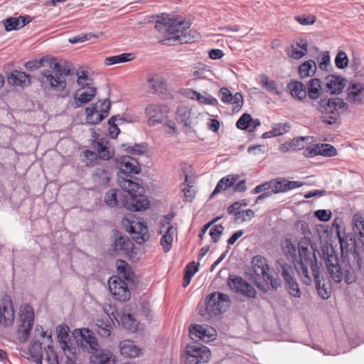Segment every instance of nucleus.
Masks as SVG:
<instances>
[{
    "instance_id": "f3484780",
    "label": "nucleus",
    "mask_w": 364,
    "mask_h": 364,
    "mask_svg": "<svg viewBox=\"0 0 364 364\" xmlns=\"http://www.w3.org/2000/svg\"><path fill=\"white\" fill-rule=\"evenodd\" d=\"M346 78L335 75H328L324 80L323 91L330 95H338L346 85Z\"/></svg>"
},
{
    "instance_id": "aec40b11",
    "label": "nucleus",
    "mask_w": 364,
    "mask_h": 364,
    "mask_svg": "<svg viewBox=\"0 0 364 364\" xmlns=\"http://www.w3.org/2000/svg\"><path fill=\"white\" fill-rule=\"evenodd\" d=\"M271 183L272 193H279L289 191L290 190L301 187L304 183L296 181H288L279 178L269 181Z\"/></svg>"
},
{
    "instance_id": "338daca9",
    "label": "nucleus",
    "mask_w": 364,
    "mask_h": 364,
    "mask_svg": "<svg viewBox=\"0 0 364 364\" xmlns=\"http://www.w3.org/2000/svg\"><path fill=\"white\" fill-rule=\"evenodd\" d=\"M307 53V50H301L296 46H291L289 56L294 59H299Z\"/></svg>"
},
{
    "instance_id": "774afa93",
    "label": "nucleus",
    "mask_w": 364,
    "mask_h": 364,
    "mask_svg": "<svg viewBox=\"0 0 364 364\" xmlns=\"http://www.w3.org/2000/svg\"><path fill=\"white\" fill-rule=\"evenodd\" d=\"M210 73V70L205 65H200L197 70L193 73V76L199 79H205L207 77V73Z\"/></svg>"
},
{
    "instance_id": "de8ad7c7",
    "label": "nucleus",
    "mask_w": 364,
    "mask_h": 364,
    "mask_svg": "<svg viewBox=\"0 0 364 364\" xmlns=\"http://www.w3.org/2000/svg\"><path fill=\"white\" fill-rule=\"evenodd\" d=\"M260 83L262 87L267 90L279 94L277 82L274 80H269L267 75H262L260 76Z\"/></svg>"
},
{
    "instance_id": "8fccbe9b",
    "label": "nucleus",
    "mask_w": 364,
    "mask_h": 364,
    "mask_svg": "<svg viewBox=\"0 0 364 364\" xmlns=\"http://www.w3.org/2000/svg\"><path fill=\"white\" fill-rule=\"evenodd\" d=\"M348 57L346 52L339 50L335 58V65L338 69H344L348 65Z\"/></svg>"
},
{
    "instance_id": "bb28decb",
    "label": "nucleus",
    "mask_w": 364,
    "mask_h": 364,
    "mask_svg": "<svg viewBox=\"0 0 364 364\" xmlns=\"http://www.w3.org/2000/svg\"><path fill=\"white\" fill-rule=\"evenodd\" d=\"M116 360L113 353L107 350L102 349L91 356V364H115Z\"/></svg>"
},
{
    "instance_id": "4c0bfd02",
    "label": "nucleus",
    "mask_w": 364,
    "mask_h": 364,
    "mask_svg": "<svg viewBox=\"0 0 364 364\" xmlns=\"http://www.w3.org/2000/svg\"><path fill=\"white\" fill-rule=\"evenodd\" d=\"M316 70V64L312 60H309L301 64L299 67V73L301 78L313 76Z\"/></svg>"
},
{
    "instance_id": "3c124183",
    "label": "nucleus",
    "mask_w": 364,
    "mask_h": 364,
    "mask_svg": "<svg viewBox=\"0 0 364 364\" xmlns=\"http://www.w3.org/2000/svg\"><path fill=\"white\" fill-rule=\"evenodd\" d=\"M117 269L119 274H121L126 279H128L130 277V266L122 259H117Z\"/></svg>"
},
{
    "instance_id": "69168bd1",
    "label": "nucleus",
    "mask_w": 364,
    "mask_h": 364,
    "mask_svg": "<svg viewBox=\"0 0 364 364\" xmlns=\"http://www.w3.org/2000/svg\"><path fill=\"white\" fill-rule=\"evenodd\" d=\"M232 93L226 87H222L219 91V97L224 103H230L232 101Z\"/></svg>"
},
{
    "instance_id": "a18cd8bd",
    "label": "nucleus",
    "mask_w": 364,
    "mask_h": 364,
    "mask_svg": "<svg viewBox=\"0 0 364 364\" xmlns=\"http://www.w3.org/2000/svg\"><path fill=\"white\" fill-rule=\"evenodd\" d=\"M124 150L132 155H143L146 152V146L142 144H123Z\"/></svg>"
},
{
    "instance_id": "f704fd0d",
    "label": "nucleus",
    "mask_w": 364,
    "mask_h": 364,
    "mask_svg": "<svg viewBox=\"0 0 364 364\" xmlns=\"http://www.w3.org/2000/svg\"><path fill=\"white\" fill-rule=\"evenodd\" d=\"M57 334L59 343L61 344V348L65 353L67 350H70V348L68 346V341H70L69 331L70 328L68 326H58L57 327Z\"/></svg>"
},
{
    "instance_id": "e433bc0d",
    "label": "nucleus",
    "mask_w": 364,
    "mask_h": 364,
    "mask_svg": "<svg viewBox=\"0 0 364 364\" xmlns=\"http://www.w3.org/2000/svg\"><path fill=\"white\" fill-rule=\"evenodd\" d=\"M31 359L37 364H43L42 343L35 341L31 342L29 348Z\"/></svg>"
},
{
    "instance_id": "f257e3e1",
    "label": "nucleus",
    "mask_w": 364,
    "mask_h": 364,
    "mask_svg": "<svg viewBox=\"0 0 364 364\" xmlns=\"http://www.w3.org/2000/svg\"><path fill=\"white\" fill-rule=\"evenodd\" d=\"M353 232L341 235L337 230L341 251V261L331 245L322 247V257L332 280L347 284L355 282L364 274V218L356 213L352 219Z\"/></svg>"
},
{
    "instance_id": "20e7f679",
    "label": "nucleus",
    "mask_w": 364,
    "mask_h": 364,
    "mask_svg": "<svg viewBox=\"0 0 364 364\" xmlns=\"http://www.w3.org/2000/svg\"><path fill=\"white\" fill-rule=\"evenodd\" d=\"M155 28L160 32H165L172 36L168 41H178L179 43H188L195 41V34H191L190 23L182 17L170 18L168 14H163L156 21Z\"/></svg>"
},
{
    "instance_id": "4d7b16f0",
    "label": "nucleus",
    "mask_w": 364,
    "mask_h": 364,
    "mask_svg": "<svg viewBox=\"0 0 364 364\" xmlns=\"http://www.w3.org/2000/svg\"><path fill=\"white\" fill-rule=\"evenodd\" d=\"M224 228L221 225H216L210 230V235L213 242H218L223 234Z\"/></svg>"
},
{
    "instance_id": "c756f323",
    "label": "nucleus",
    "mask_w": 364,
    "mask_h": 364,
    "mask_svg": "<svg viewBox=\"0 0 364 364\" xmlns=\"http://www.w3.org/2000/svg\"><path fill=\"white\" fill-rule=\"evenodd\" d=\"M276 267L282 276L284 282L294 278V266L288 264L284 259L277 260Z\"/></svg>"
},
{
    "instance_id": "7c9ffc66",
    "label": "nucleus",
    "mask_w": 364,
    "mask_h": 364,
    "mask_svg": "<svg viewBox=\"0 0 364 364\" xmlns=\"http://www.w3.org/2000/svg\"><path fill=\"white\" fill-rule=\"evenodd\" d=\"M306 86V96L313 100H317L321 96L322 90H323L321 81L318 78L310 80Z\"/></svg>"
},
{
    "instance_id": "473e14b6",
    "label": "nucleus",
    "mask_w": 364,
    "mask_h": 364,
    "mask_svg": "<svg viewBox=\"0 0 364 364\" xmlns=\"http://www.w3.org/2000/svg\"><path fill=\"white\" fill-rule=\"evenodd\" d=\"M97 92L95 87H87V90L84 91L80 93V90H78L74 94V99L75 100V107H80L82 104L87 103L90 102L92 98L95 96Z\"/></svg>"
},
{
    "instance_id": "58836bf2",
    "label": "nucleus",
    "mask_w": 364,
    "mask_h": 364,
    "mask_svg": "<svg viewBox=\"0 0 364 364\" xmlns=\"http://www.w3.org/2000/svg\"><path fill=\"white\" fill-rule=\"evenodd\" d=\"M215 330L213 328L208 329L206 328H204L203 326L200 325H196L193 327V330L190 331V333L193 335L195 334L197 337L205 339V338H208V339H213V338L215 336Z\"/></svg>"
},
{
    "instance_id": "2eb2a0df",
    "label": "nucleus",
    "mask_w": 364,
    "mask_h": 364,
    "mask_svg": "<svg viewBox=\"0 0 364 364\" xmlns=\"http://www.w3.org/2000/svg\"><path fill=\"white\" fill-rule=\"evenodd\" d=\"M118 163L121 170L118 173V178L130 177L131 173L137 174L141 171L139 162L133 157L124 156Z\"/></svg>"
},
{
    "instance_id": "680f3d73",
    "label": "nucleus",
    "mask_w": 364,
    "mask_h": 364,
    "mask_svg": "<svg viewBox=\"0 0 364 364\" xmlns=\"http://www.w3.org/2000/svg\"><path fill=\"white\" fill-rule=\"evenodd\" d=\"M48 350H46V360L48 363V364H59L58 359L56 353L54 352L53 349L51 348V346L49 345Z\"/></svg>"
},
{
    "instance_id": "09e8293b",
    "label": "nucleus",
    "mask_w": 364,
    "mask_h": 364,
    "mask_svg": "<svg viewBox=\"0 0 364 364\" xmlns=\"http://www.w3.org/2000/svg\"><path fill=\"white\" fill-rule=\"evenodd\" d=\"M252 117L250 114L244 113L237 121L236 126L240 129L248 131L252 126Z\"/></svg>"
},
{
    "instance_id": "cd10ccee",
    "label": "nucleus",
    "mask_w": 364,
    "mask_h": 364,
    "mask_svg": "<svg viewBox=\"0 0 364 364\" xmlns=\"http://www.w3.org/2000/svg\"><path fill=\"white\" fill-rule=\"evenodd\" d=\"M287 88L294 98L300 101H304L306 98V86L301 82L291 81L287 85Z\"/></svg>"
},
{
    "instance_id": "0e129e2a",
    "label": "nucleus",
    "mask_w": 364,
    "mask_h": 364,
    "mask_svg": "<svg viewBox=\"0 0 364 364\" xmlns=\"http://www.w3.org/2000/svg\"><path fill=\"white\" fill-rule=\"evenodd\" d=\"M315 217H316L319 220L327 222L331 218V212L327 210H318L314 213Z\"/></svg>"
},
{
    "instance_id": "c9c22d12",
    "label": "nucleus",
    "mask_w": 364,
    "mask_h": 364,
    "mask_svg": "<svg viewBox=\"0 0 364 364\" xmlns=\"http://www.w3.org/2000/svg\"><path fill=\"white\" fill-rule=\"evenodd\" d=\"M321 272L319 271L316 273L313 274V277H314L315 285H316V289L318 291L319 296L321 298L326 299L330 297L331 292L330 288L328 287L325 284V283H321V277H320Z\"/></svg>"
},
{
    "instance_id": "72a5a7b5",
    "label": "nucleus",
    "mask_w": 364,
    "mask_h": 364,
    "mask_svg": "<svg viewBox=\"0 0 364 364\" xmlns=\"http://www.w3.org/2000/svg\"><path fill=\"white\" fill-rule=\"evenodd\" d=\"M312 106L316 107L321 114H332L338 113L336 111L334 103L332 97L327 99H321L316 103L312 102Z\"/></svg>"
},
{
    "instance_id": "393cba45",
    "label": "nucleus",
    "mask_w": 364,
    "mask_h": 364,
    "mask_svg": "<svg viewBox=\"0 0 364 364\" xmlns=\"http://www.w3.org/2000/svg\"><path fill=\"white\" fill-rule=\"evenodd\" d=\"M348 100L355 105L364 102V87L360 84L353 83L348 88Z\"/></svg>"
},
{
    "instance_id": "dca6fc26",
    "label": "nucleus",
    "mask_w": 364,
    "mask_h": 364,
    "mask_svg": "<svg viewBox=\"0 0 364 364\" xmlns=\"http://www.w3.org/2000/svg\"><path fill=\"white\" fill-rule=\"evenodd\" d=\"M122 205L131 211H142L149 208L150 202L144 193H138L129 198L126 197Z\"/></svg>"
},
{
    "instance_id": "2f4dec72",
    "label": "nucleus",
    "mask_w": 364,
    "mask_h": 364,
    "mask_svg": "<svg viewBox=\"0 0 364 364\" xmlns=\"http://www.w3.org/2000/svg\"><path fill=\"white\" fill-rule=\"evenodd\" d=\"M281 247L283 254L288 259H291L293 263L296 259V253L298 252V245L290 239L286 238L282 241Z\"/></svg>"
},
{
    "instance_id": "6ab92c4d",
    "label": "nucleus",
    "mask_w": 364,
    "mask_h": 364,
    "mask_svg": "<svg viewBox=\"0 0 364 364\" xmlns=\"http://www.w3.org/2000/svg\"><path fill=\"white\" fill-rule=\"evenodd\" d=\"M337 154L336 149L328 144H316L313 146H309L304 151L306 157H314L317 155L323 156H333Z\"/></svg>"
},
{
    "instance_id": "a211bd4d",
    "label": "nucleus",
    "mask_w": 364,
    "mask_h": 364,
    "mask_svg": "<svg viewBox=\"0 0 364 364\" xmlns=\"http://www.w3.org/2000/svg\"><path fill=\"white\" fill-rule=\"evenodd\" d=\"M111 108V102L108 103L106 109L103 113H99L97 103L92 104L91 106L85 108L86 122L90 124H97L106 118Z\"/></svg>"
},
{
    "instance_id": "6e6552de",
    "label": "nucleus",
    "mask_w": 364,
    "mask_h": 364,
    "mask_svg": "<svg viewBox=\"0 0 364 364\" xmlns=\"http://www.w3.org/2000/svg\"><path fill=\"white\" fill-rule=\"evenodd\" d=\"M122 225L127 232L133 235L134 240L141 245L149 237L148 227L141 221L124 218Z\"/></svg>"
},
{
    "instance_id": "9d476101",
    "label": "nucleus",
    "mask_w": 364,
    "mask_h": 364,
    "mask_svg": "<svg viewBox=\"0 0 364 364\" xmlns=\"http://www.w3.org/2000/svg\"><path fill=\"white\" fill-rule=\"evenodd\" d=\"M21 325L18 330V333L23 340H26L30 335L34 319V312L33 308L26 304L20 306L19 312Z\"/></svg>"
},
{
    "instance_id": "ea45409f",
    "label": "nucleus",
    "mask_w": 364,
    "mask_h": 364,
    "mask_svg": "<svg viewBox=\"0 0 364 364\" xmlns=\"http://www.w3.org/2000/svg\"><path fill=\"white\" fill-rule=\"evenodd\" d=\"M191 92L193 93V96L191 97L196 98L199 102L202 104L210 105L212 106H217L218 105V100L208 93L202 95L197 91L191 90Z\"/></svg>"
},
{
    "instance_id": "423d86ee",
    "label": "nucleus",
    "mask_w": 364,
    "mask_h": 364,
    "mask_svg": "<svg viewBox=\"0 0 364 364\" xmlns=\"http://www.w3.org/2000/svg\"><path fill=\"white\" fill-rule=\"evenodd\" d=\"M230 306V299L228 294L221 292H213L206 297L203 306H198L200 315L205 319H209L213 316L219 315L225 311Z\"/></svg>"
},
{
    "instance_id": "1a4fd4ad",
    "label": "nucleus",
    "mask_w": 364,
    "mask_h": 364,
    "mask_svg": "<svg viewBox=\"0 0 364 364\" xmlns=\"http://www.w3.org/2000/svg\"><path fill=\"white\" fill-rule=\"evenodd\" d=\"M113 237L114 239L111 245L110 254L113 256L130 257L134 247L132 241L127 236L119 235L117 230L114 232Z\"/></svg>"
},
{
    "instance_id": "f03ea898",
    "label": "nucleus",
    "mask_w": 364,
    "mask_h": 364,
    "mask_svg": "<svg viewBox=\"0 0 364 364\" xmlns=\"http://www.w3.org/2000/svg\"><path fill=\"white\" fill-rule=\"evenodd\" d=\"M316 245L311 239L301 237L298 242L299 258L294 262V266L301 280L306 285L311 283V278L309 274V266L312 274L321 271V264L318 266L316 256Z\"/></svg>"
},
{
    "instance_id": "37998d69",
    "label": "nucleus",
    "mask_w": 364,
    "mask_h": 364,
    "mask_svg": "<svg viewBox=\"0 0 364 364\" xmlns=\"http://www.w3.org/2000/svg\"><path fill=\"white\" fill-rule=\"evenodd\" d=\"M289 294L295 298H300L301 291L299 287L296 278H293L284 282Z\"/></svg>"
},
{
    "instance_id": "052dcab7",
    "label": "nucleus",
    "mask_w": 364,
    "mask_h": 364,
    "mask_svg": "<svg viewBox=\"0 0 364 364\" xmlns=\"http://www.w3.org/2000/svg\"><path fill=\"white\" fill-rule=\"evenodd\" d=\"M228 183H229V179L228 178H222L218 183L212 193L210 197L220 193L222 191L226 190L230 186H228Z\"/></svg>"
},
{
    "instance_id": "864d4df0",
    "label": "nucleus",
    "mask_w": 364,
    "mask_h": 364,
    "mask_svg": "<svg viewBox=\"0 0 364 364\" xmlns=\"http://www.w3.org/2000/svg\"><path fill=\"white\" fill-rule=\"evenodd\" d=\"M290 128H291V125L288 122L278 123V124H275L273 126L272 130H273V132L274 133L275 136H280V135H282V134L288 132L289 131Z\"/></svg>"
},
{
    "instance_id": "5701e85b",
    "label": "nucleus",
    "mask_w": 364,
    "mask_h": 364,
    "mask_svg": "<svg viewBox=\"0 0 364 364\" xmlns=\"http://www.w3.org/2000/svg\"><path fill=\"white\" fill-rule=\"evenodd\" d=\"M132 178V176L119 178L120 187L127 193V198H129L138 193L144 192L143 186L140 183L133 181Z\"/></svg>"
},
{
    "instance_id": "a878e982",
    "label": "nucleus",
    "mask_w": 364,
    "mask_h": 364,
    "mask_svg": "<svg viewBox=\"0 0 364 364\" xmlns=\"http://www.w3.org/2000/svg\"><path fill=\"white\" fill-rule=\"evenodd\" d=\"M252 269L255 274L262 279L268 274L269 266L267 259L262 255L254 256L251 261Z\"/></svg>"
},
{
    "instance_id": "e2e57ef3",
    "label": "nucleus",
    "mask_w": 364,
    "mask_h": 364,
    "mask_svg": "<svg viewBox=\"0 0 364 364\" xmlns=\"http://www.w3.org/2000/svg\"><path fill=\"white\" fill-rule=\"evenodd\" d=\"M263 279L266 282L269 281L271 287L274 289H277L282 286V280L277 275L276 277H274L272 275L268 273L263 278Z\"/></svg>"
},
{
    "instance_id": "6e6d98bb",
    "label": "nucleus",
    "mask_w": 364,
    "mask_h": 364,
    "mask_svg": "<svg viewBox=\"0 0 364 364\" xmlns=\"http://www.w3.org/2000/svg\"><path fill=\"white\" fill-rule=\"evenodd\" d=\"M336 111L338 112V114H341L346 111L348 108V105L340 97H332Z\"/></svg>"
},
{
    "instance_id": "0eeeda50",
    "label": "nucleus",
    "mask_w": 364,
    "mask_h": 364,
    "mask_svg": "<svg viewBox=\"0 0 364 364\" xmlns=\"http://www.w3.org/2000/svg\"><path fill=\"white\" fill-rule=\"evenodd\" d=\"M210 355V352L206 346L193 342L186 347L183 358L186 364H199L208 363Z\"/></svg>"
},
{
    "instance_id": "49530a36",
    "label": "nucleus",
    "mask_w": 364,
    "mask_h": 364,
    "mask_svg": "<svg viewBox=\"0 0 364 364\" xmlns=\"http://www.w3.org/2000/svg\"><path fill=\"white\" fill-rule=\"evenodd\" d=\"M121 321L123 326L128 331L134 332L136 330V320L130 314H123Z\"/></svg>"
},
{
    "instance_id": "c85d7f7f",
    "label": "nucleus",
    "mask_w": 364,
    "mask_h": 364,
    "mask_svg": "<svg viewBox=\"0 0 364 364\" xmlns=\"http://www.w3.org/2000/svg\"><path fill=\"white\" fill-rule=\"evenodd\" d=\"M121 354L126 357L136 358L141 352V349L137 347L134 343L130 340H125L120 342L119 344Z\"/></svg>"
},
{
    "instance_id": "9b49d317",
    "label": "nucleus",
    "mask_w": 364,
    "mask_h": 364,
    "mask_svg": "<svg viewBox=\"0 0 364 364\" xmlns=\"http://www.w3.org/2000/svg\"><path fill=\"white\" fill-rule=\"evenodd\" d=\"M169 109L164 105L150 104L145 109V114L148 118V124L154 127L162 123L167 117Z\"/></svg>"
},
{
    "instance_id": "79ce46f5",
    "label": "nucleus",
    "mask_w": 364,
    "mask_h": 364,
    "mask_svg": "<svg viewBox=\"0 0 364 364\" xmlns=\"http://www.w3.org/2000/svg\"><path fill=\"white\" fill-rule=\"evenodd\" d=\"M149 82L154 93L161 94L166 90V82L161 77H151L149 79Z\"/></svg>"
},
{
    "instance_id": "39448f33",
    "label": "nucleus",
    "mask_w": 364,
    "mask_h": 364,
    "mask_svg": "<svg viewBox=\"0 0 364 364\" xmlns=\"http://www.w3.org/2000/svg\"><path fill=\"white\" fill-rule=\"evenodd\" d=\"M71 75V70L63 67L59 63L56 68L43 69L38 77V80L44 90L63 91L66 88V82L63 77Z\"/></svg>"
},
{
    "instance_id": "5fc2aeb1",
    "label": "nucleus",
    "mask_w": 364,
    "mask_h": 364,
    "mask_svg": "<svg viewBox=\"0 0 364 364\" xmlns=\"http://www.w3.org/2000/svg\"><path fill=\"white\" fill-rule=\"evenodd\" d=\"M232 101L230 104H232L233 112H239L243 105V97L241 92H237L234 95L232 96Z\"/></svg>"
},
{
    "instance_id": "4be33fe9",
    "label": "nucleus",
    "mask_w": 364,
    "mask_h": 364,
    "mask_svg": "<svg viewBox=\"0 0 364 364\" xmlns=\"http://www.w3.org/2000/svg\"><path fill=\"white\" fill-rule=\"evenodd\" d=\"M58 65V62L48 56H43L39 60H29L24 64L26 69L30 72H33L40 68L50 69V68H56Z\"/></svg>"
},
{
    "instance_id": "f8f14e48",
    "label": "nucleus",
    "mask_w": 364,
    "mask_h": 364,
    "mask_svg": "<svg viewBox=\"0 0 364 364\" xmlns=\"http://www.w3.org/2000/svg\"><path fill=\"white\" fill-rule=\"evenodd\" d=\"M109 289L113 296L120 301H126L130 298V291L127 283L119 277H113L109 279Z\"/></svg>"
},
{
    "instance_id": "603ef678",
    "label": "nucleus",
    "mask_w": 364,
    "mask_h": 364,
    "mask_svg": "<svg viewBox=\"0 0 364 364\" xmlns=\"http://www.w3.org/2000/svg\"><path fill=\"white\" fill-rule=\"evenodd\" d=\"M5 29L7 31L20 29L19 20L16 17H10L3 21Z\"/></svg>"
},
{
    "instance_id": "c03bdc74",
    "label": "nucleus",
    "mask_w": 364,
    "mask_h": 364,
    "mask_svg": "<svg viewBox=\"0 0 364 364\" xmlns=\"http://www.w3.org/2000/svg\"><path fill=\"white\" fill-rule=\"evenodd\" d=\"M94 176L95 180L102 186L107 185L110 178V173L109 171H107L102 168H97L95 171Z\"/></svg>"
},
{
    "instance_id": "7ed1b4c3",
    "label": "nucleus",
    "mask_w": 364,
    "mask_h": 364,
    "mask_svg": "<svg viewBox=\"0 0 364 364\" xmlns=\"http://www.w3.org/2000/svg\"><path fill=\"white\" fill-rule=\"evenodd\" d=\"M155 28L160 32H165L172 36L168 41H178L179 43H188L195 41V34H191L190 23L182 17L170 18L168 14H163L156 21Z\"/></svg>"
},
{
    "instance_id": "ddd939ff",
    "label": "nucleus",
    "mask_w": 364,
    "mask_h": 364,
    "mask_svg": "<svg viewBox=\"0 0 364 364\" xmlns=\"http://www.w3.org/2000/svg\"><path fill=\"white\" fill-rule=\"evenodd\" d=\"M228 284L231 290L250 297L254 298L257 294L255 288L242 277L230 275L228 279Z\"/></svg>"
},
{
    "instance_id": "a19ab883",
    "label": "nucleus",
    "mask_w": 364,
    "mask_h": 364,
    "mask_svg": "<svg viewBox=\"0 0 364 364\" xmlns=\"http://www.w3.org/2000/svg\"><path fill=\"white\" fill-rule=\"evenodd\" d=\"M191 115L190 109L185 106L178 107L176 110V119L182 123H184L186 127H191V123L188 119Z\"/></svg>"
},
{
    "instance_id": "13d9d810",
    "label": "nucleus",
    "mask_w": 364,
    "mask_h": 364,
    "mask_svg": "<svg viewBox=\"0 0 364 364\" xmlns=\"http://www.w3.org/2000/svg\"><path fill=\"white\" fill-rule=\"evenodd\" d=\"M339 114L338 113H335L334 114H321V116L320 117L322 122L324 124H326L328 125H333L335 124L338 118Z\"/></svg>"
},
{
    "instance_id": "bf43d9fd",
    "label": "nucleus",
    "mask_w": 364,
    "mask_h": 364,
    "mask_svg": "<svg viewBox=\"0 0 364 364\" xmlns=\"http://www.w3.org/2000/svg\"><path fill=\"white\" fill-rule=\"evenodd\" d=\"M295 20L301 25L309 26L312 25L316 21V16L313 15L296 16Z\"/></svg>"
},
{
    "instance_id": "412c9836",
    "label": "nucleus",
    "mask_w": 364,
    "mask_h": 364,
    "mask_svg": "<svg viewBox=\"0 0 364 364\" xmlns=\"http://www.w3.org/2000/svg\"><path fill=\"white\" fill-rule=\"evenodd\" d=\"M9 85L19 87L22 89L30 86L32 83L31 76L25 72L14 70L7 75Z\"/></svg>"
},
{
    "instance_id": "4468645a",
    "label": "nucleus",
    "mask_w": 364,
    "mask_h": 364,
    "mask_svg": "<svg viewBox=\"0 0 364 364\" xmlns=\"http://www.w3.org/2000/svg\"><path fill=\"white\" fill-rule=\"evenodd\" d=\"M80 348L85 352L95 354L98 352L100 345L93 332L88 328H82L80 331Z\"/></svg>"
},
{
    "instance_id": "b1692460",
    "label": "nucleus",
    "mask_w": 364,
    "mask_h": 364,
    "mask_svg": "<svg viewBox=\"0 0 364 364\" xmlns=\"http://www.w3.org/2000/svg\"><path fill=\"white\" fill-rule=\"evenodd\" d=\"M126 198V196L122 191L118 189H110L105 196V202L110 208L123 207L122 203Z\"/></svg>"
}]
</instances>
